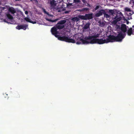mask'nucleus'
I'll return each mask as SVG.
<instances>
[{"label": "nucleus", "mask_w": 134, "mask_h": 134, "mask_svg": "<svg viewBox=\"0 0 134 134\" xmlns=\"http://www.w3.org/2000/svg\"><path fill=\"white\" fill-rule=\"evenodd\" d=\"M80 41L83 44H93L97 43L99 44H102L104 43H107L106 39L103 40L102 39H93L91 40H84L82 38H81Z\"/></svg>", "instance_id": "f257e3e1"}, {"label": "nucleus", "mask_w": 134, "mask_h": 134, "mask_svg": "<svg viewBox=\"0 0 134 134\" xmlns=\"http://www.w3.org/2000/svg\"><path fill=\"white\" fill-rule=\"evenodd\" d=\"M123 18L124 19H125V17L119 11L116 14V16L114 18V20L112 22V23L113 24H115L117 22L120 21Z\"/></svg>", "instance_id": "f03ea898"}, {"label": "nucleus", "mask_w": 134, "mask_h": 134, "mask_svg": "<svg viewBox=\"0 0 134 134\" xmlns=\"http://www.w3.org/2000/svg\"><path fill=\"white\" fill-rule=\"evenodd\" d=\"M58 39L61 41H64L69 43H74L75 42V40L73 39L70 38L66 36H59L58 37Z\"/></svg>", "instance_id": "7ed1b4c3"}, {"label": "nucleus", "mask_w": 134, "mask_h": 134, "mask_svg": "<svg viewBox=\"0 0 134 134\" xmlns=\"http://www.w3.org/2000/svg\"><path fill=\"white\" fill-rule=\"evenodd\" d=\"M78 17L82 20H90L93 18V14L91 13L88 14H85V15H79Z\"/></svg>", "instance_id": "20e7f679"}, {"label": "nucleus", "mask_w": 134, "mask_h": 134, "mask_svg": "<svg viewBox=\"0 0 134 134\" xmlns=\"http://www.w3.org/2000/svg\"><path fill=\"white\" fill-rule=\"evenodd\" d=\"M125 35L123 34L122 32H120L116 36H115L116 41H121L122 39L125 37Z\"/></svg>", "instance_id": "39448f33"}, {"label": "nucleus", "mask_w": 134, "mask_h": 134, "mask_svg": "<svg viewBox=\"0 0 134 134\" xmlns=\"http://www.w3.org/2000/svg\"><path fill=\"white\" fill-rule=\"evenodd\" d=\"M56 27L54 26L51 29V31L52 34L54 35L56 37H58L59 36V35L57 34H59L58 31Z\"/></svg>", "instance_id": "423d86ee"}, {"label": "nucleus", "mask_w": 134, "mask_h": 134, "mask_svg": "<svg viewBox=\"0 0 134 134\" xmlns=\"http://www.w3.org/2000/svg\"><path fill=\"white\" fill-rule=\"evenodd\" d=\"M99 34H98L93 35L91 36H88L84 38L85 39H84V40H91L93 38L96 39V38L99 37Z\"/></svg>", "instance_id": "0eeeda50"}, {"label": "nucleus", "mask_w": 134, "mask_h": 134, "mask_svg": "<svg viewBox=\"0 0 134 134\" xmlns=\"http://www.w3.org/2000/svg\"><path fill=\"white\" fill-rule=\"evenodd\" d=\"M108 37V38L106 39L107 43L110 42H112L116 41L115 36L113 35H110Z\"/></svg>", "instance_id": "6e6552de"}, {"label": "nucleus", "mask_w": 134, "mask_h": 134, "mask_svg": "<svg viewBox=\"0 0 134 134\" xmlns=\"http://www.w3.org/2000/svg\"><path fill=\"white\" fill-rule=\"evenodd\" d=\"M28 26V25L27 24L18 25L16 27V28L18 30L23 29L24 30H25Z\"/></svg>", "instance_id": "1a4fd4ad"}, {"label": "nucleus", "mask_w": 134, "mask_h": 134, "mask_svg": "<svg viewBox=\"0 0 134 134\" xmlns=\"http://www.w3.org/2000/svg\"><path fill=\"white\" fill-rule=\"evenodd\" d=\"M118 27L120 28V29L121 30V31L124 33V34L125 35L126 34L125 32L127 31V28L126 25L124 24H121L120 27L119 26H118Z\"/></svg>", "instance_id": "9d476101"}, {"label": "nucleus", "mask_w": 134, "mask_h": 134, "mask_svg": "<svg viewBox=\"0 0 134 134\" xmlns=\"http://www.w3.org/2000/svg\"><path fill=\"white\" fill-rule=\"evenodd\" d=\"M105 12V11L104 9H101L99 11L95 14V16L96 17H99L103 15Z\"/></svg>", "instance_id": "9b49d317"}, {"label": "nucleus", "mask_w": 134, "mask_h": 134, "mask_svg": "<svg viewBox=\"0 0 134 134\" xmlns=\"http://www.w3.org/2000/svg\"><path fill=\"white\" fill-rule=\"evenodd\" d=\"M90 23L89 22H88L87 23L85 24L83 27V29H85L87 30L88 31L90 30Z\"/></svg>", "instance_id": "f8f14e48"}, {"label": "nucleus", "mask_w": 134, "mask_h": 134, "mask_svg": "<svg viewBox=\"0 0 134 134\" xmlns=\"http://www.w3.org/2000/svg\"><path fill=\"white\" fill-rule=\"evenodd\" d=\"M116 10L109 9L108 11V12L110 13V15H114L115 14V12H116Z\"/></svg>", "instance_id": "ddd939ff"}, {"label": "nucleus", "mask_w": 134, "mask_h": 134, "mask_svg": "<svg viewBox=\"0 0 134 134\" xmlns=\"http://www.w3.org/2000/svg\"><path fill=\"white\" fill-rule=\"evenodd\" d=\"M127 33L128 35L131 36L132 34L133 35L134 34V32L133 31L132 28H130L128 30Z\"/></svg>", "instance_id": "4468645a"}, {"label": "nucleus", "mask_w": 134, "mask_h": 134, "mask_svg": "<svg viewBox=\"0 0 134 134\" xmlns=\"http://www.w3.org/2000/svg\"><path fill=\"white\" fill-rule=\"evenodd\" d=\"M9 11L12 14H14L16 12L14 8L12 7L9 8L8 9Z\"/></svg>", "instance_id": "2eb2a0df"}, {"label": "nucleus", "mask_w": 134, "mask_h": 134, "mask_svg": "<svg viewBox=\"0 0 134 134\" xmlns=\"http://www.w3.org/2000/svg\"><path fill=\"white\" fill-rule=\"evenodd\" d=\"M55 27L57 28V29H60L63 28L65 26L64 25H60L59 24H58L57 23Z\"/></svg>", "instance_id": "dca6fc26"}, {"label": "nucleus", "mask_w": 134, "mask_h": 134, "mask_svg": "<svg viewBox=\"0 0 134 134\" xmlns=\"http://www.w3.org/2000/svg\"><path fill=\"white\" fill-rule=\"evenodd\" d=\"M50 4L51 6H55L56 4V2L54 0H51L50 2Z\"/></svg>", "instance_id": "f3484780"}, {"label": "nucleus", "mask_w": 134, "mask_h": 134, "mask_svg": "<svg viewBox=\"0 0 134 134\" xmlns=\"http://www.w3.org/2000/svg\"><path fill=\"white\" fill-rule=\"evenodd\" d=\"M6 16L8 19L11 20L13 19V17L9 14H6Z\"/></svg>", "instance_id": "a211bd4d"}, {"label": "nucleus", "mask_w": 134, "mask_h": 134, "mask_svg": "<svg viewBox=\"0 0 134 134\" xmlns=\"http://www.w3.org/2000/svg\"><path fill=\"white\" fill-rule=\"evenodd\" d=\"M66 22L65 20H62L60 21L58 23V24L60 25H63L65 24Z\"/></svg>", "instance_id": "6ab92c4d"}, {"label": "nucleus", "mask_w": 134, "mask_h": 134, "mask_svg": "<svg viewBox=\"0 0 134 134\" xmlns=\"http://www.w3.org/2000/svg\"><path fill=\"white\" fill-rule=\"evenodd\" d=\"M46 19L47 20L52 23L55 22L58 20L57 19H56L54 20H52L51 19H49L47 18H46Z\"/></svg>", "instance_id": "aec40b11"}, {"label": "nucleus", "mask_w": 134, "mask_h": 134, "mask_svg": "<svg viewBox=\"0 0 134 134\" xmlns=\"http://www.w3.org/2000/svg\"><path fill=\"white\" fill-rule=\"evenodd\" d=\"M124 10L125 11V13L131 12V11H132L130 8H129L128 7H126L124 9Z\"/></svg>", "instance_id": "412c9836"}, {"label": "nucleus", "mask_w": 134, "mask_h": 134, "mask_svg": "<svg viewBox=\"0 0 134 134\" xmlns=\"http://www.w3.org/2000/svg\"><path fill=\"white\" fill-rule=\"evenodd\" d=\"M80 18H78L77 17H75L72 18V20H73L74 21H78L80 20L79 19Z\"/></svg>", "instance_id": "4be33fe9"}, {"label": "nucleus", "mask_w": 134, "mask_h": 134, "mask_svg": "<svg viewBox=\"0 0 134 134\" xmlns=\"http://www.w3.org/2000/svg\"><path fill=\"white\" fill-rule=\"evenodd\" d=\"M104 15V16L106 18H108L110 17V15H108V14H106L105 13H105L103 14Z\"/></svg>", "instance_id": "5701e85b"}, {"label": "nucleus", "mask_w": 134, "mask_h": 134, "mask_svg": "<svg viewBox=\"0 0 134 134\" xmlns=\"http://www.w3.org/2000/svg\"><path fill=\"white\" fill-rule=\"evenodd\" d=\"M25 20L27 22L30 23L31 22V20L29 18L27 17H25L24 18Z\"/></svg>", "instance_id": "b1692460"}, {"label": "nucleus", "mask_w": 134, "mask_h": 134, "mask_svg": "<svg viewBox=\"0 0 134 134\" xmlns=\"http://www.w3.org/2000/svg\"><path fill=\"white\" fill-rule=\"evenodd\" d=\"M125 13L126 14L128 15H131L133 14L132 11L131 12H125Z\"/></svg>", "instance_id": "393cba45"}, {"label": "nucleus", "mask_w": 134, "mask_h": 134, "mask_svg": "<svg viewBox=\"0 0 134 134\" xmlns=\"http://www.w3.org/2000/svg\"><path fill=\"white\" fill-rule=\"evenodd\" d=\"M43 12H44V13L46 14H48V12H47L46 11V10L44 9V8H43Z\"/></svg>", "instance_id": "a878e982"}, {"label": "nucleus", "mask_w": 134, "mask_h": 134, "mask_svg": "<svg viewBox=\"0 0 134 134\" xmlns=\"http://www.w3.org/2000/svg\"><path fill=\"white\" fill-rule=\"evenodd\" d=\"M99 5H97V6L96 7L94 8V10H96L98 9L99 8Z\"/></svg>", "instance_id": "bb28decb"}, {"label": "nucleus", "mask_w": 134, "mask_h": 134, "mask_svg": "<svg viewBox=\"0 0 134 134\" xmlns=\"http://www.w3.org/2000/svg\"><path fill=\"white\" fill-rule=\"evenodd\" d=\"M88 8H83L82 9V10L83 11L85 10L86 11H87L88 10Z\"/></svg>", "instance_id": "cd10ccee"}, {"label": "nucleus", "mask_w": 134, "mask_h": 134, "mask_svg": "<svg viewBox=\"0 0 134 134\" xmlns=\"http://www.w3.org/2000/svg\"><path fill=\"white\" fill-rule=\"evenodd\" d=\"M47 14V15H48V16L50 17H53V15H52L49 14V13H48V14Z\"/></svg>", "instance_id": "c85d7f7f"}, {"label": "nucleus", "mask_w": 134, "mask_h": 134, "mask_svg": "<svg viewBox=\"0 0 134 134\" xmlns=\"http://www.w3.org/2000/svg\"><path fill=\"white\" fill-rule=\"evenodd\" d=\"M16 96V97H20V95L18 93H16L15 95Z\"/></svg>", "instance_id": "c756f323"}, {"label": "nucleus", "mask_w": 134, "mask_h": 134, "mask_svg": "<svg viewBox=\"0 0 134 134\" xmlns=\"http://www.w3.org/2000/svg\"><path fill=\"white\" fill-rule=\"evenodd\" d=\"M30 23H32L33 24H35L36 23V21H31V22H30Z\"/></svg>", "instance_id": "7c9ffc66"}, {"label": "nucleus", "mask_w": 134, "mask_h": 134, "mask_svg": "<svg viewBox=\"0 0 134 134\" xmlns=\"http://www.w3.org/2000/svg\"><path fill=\"white\" fill-rule=\"evenodd\" d=\"M30 1L33 2L34 1L36 3H38V2L37 0H30Z\"/></svg>", "instance_id": "2f4dec72"}, {"label": "nucleus", "mask_w": 134, "mask_h": 134, "mask_svg": "<svg viewBox=\"0 0 134 134\" xmlns=\"http://www.w3.org/2000/svg\"><path fill=\"white\" fill-rule=\"evenodd\" d=\"M7 20H8L7 19H5L4 20V22H5L7 23H9L8 22Z\"/></svg>", "instance_id": "473e14b6"}, {"label": "nucleus", "mask_w": 134, "mask_h": 134, "mask_svg": "<svg viewBox=\"0 0 134 134\" xmlns=\"http://www.w3.org/2000/svg\"><path fill=\"white\" fill-rule=\"evenodd\" d=\"M82 1L85 4L86 3V0H82Z\"/></svg>", "instance_id": "72a5a7b5"}, {"label": "nucleus", "mask_w": 134, "mask_h": 134, "mask_svg": "<svg viewBox=\"0 0 134 134\" xmlns=\"http://www.w3.org/2000/svg\"><path fill=\"white\" fill-rule=\"evenodd\" d=\"M25 14L26 15H27L28 13V11H25Z\"/></svg>", "instance_id": "f704fd0d"}, {"label": "nucleus", "mask_w": 134, "mask_h": 134, "mask_svg": "<svg viewBox=\"0 0 134 134\" xmlns=\"http://www.w3.org/2000/svg\"><path fill=\"white\" fill-rule=\"evenodd\" d=\"M75 1L76 2H79V0H75Z\"/></svg>", "instance_id": "c9c22d12"}, {"label": "nucleus", "mask_w": 134, "mask_h": 134, "mask_svg": "<svg viewBox=\"0 0 134 134\" xmlns=\"http://www.w3.org/2000/svg\"><path fill=\"white\" fill-rule=\"evenodd\" d=\"M79 42H77V43L78 44H79L80 43H79Z\"/></svg>", "instance_id": "e433bc0d"}, {"label": "nucleus", "mask_w": 134, "mask_h": 134, "mask_svg": "<svg viewBox=\"0 0 134 134\" xmlns=\"http://www.w3.org/2000/svg\"><path fill=\"white\" fill-rule=\"evenodd\" d=\"M21 0H15V1H20Z\"/></svg>", "instance_id": "4c0bfd02"}, {"label": "nucleus", "mask_w": 134, "mask_h": 134, "mask_svg": "<svg viewBox=\"0 0 134 134\" xmlns=\"http://www.w3.org/2000/svg\"><path fill=\"white\" fill-rule=\"evenodd\" d=\"M65 12V13H66L67 12H66V11Z\"/></svg>", "instance_id": "58836bf2"}, {"label": "nucleus", "mask_w": 134, "mask_h": 134, "mask_svg": "<svg viewBox=\"0 0 134 134\" xmlns=\"http://www.w3.org/2000/svg\"><path fill=\"white\" fill-rule=\"evenodd\" d=\"M60 11V10H58V12H59Z\"/></svg>", "instance_id": "ea45409f"}]
</instances>
